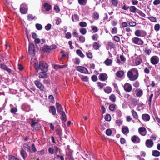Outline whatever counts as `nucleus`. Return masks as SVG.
<instances>
[{
	"label": "nucleus",
	"instance_id": "nucleus-38",
	"mask_svg": "<svg viewBox=\"0 0 160 160\" xmlns=\"http://www.w3.org/2000/svg\"><path fill=\"white\" fill-rule=\"evenodd\" d=\"M124 72L122 71H120L117 72L116 74L118 77H121L124 74Z\"/></svg>",
	"mask_w": 160,
	"mask_h": 160
},
{
	"label": "nucleus",
	"instance_id": "nucleus-4",
	"mask_svg": "<svg viewBox=\"0 0 160 160\" xmlns=\"http://www.w3.org/2000/svg\"><path fill=\"white\" fill-rule=\"evenodd\" d=\"M131 41L133 43L139 45H142L144 43V42L142 40L137 37L132 38Z\"/></svg>",
	"mask_w": 160,
	"mask_h": 160
},
{
	"label": "nucleus",
	"instance_id": "nucleus-5",
	"mask_svg": "<svg viewBox=\"0 0 160 160\" xmlns=\"http://www.w3.org/2000/svg\"><path fill=\"white\" fill-rule=\"evenodd\" d=\"M135 35L137 37H144L147 35V33L144 30H138L135 31Z\"/></svg>",
	"mask_w": 160,
	"mask_h": 160
},
{
	"label": "nucleus",
	"instance_id": "nucleus-2",
	"mask_svg": "<svg viewBox=\"0 0 160 160\" xmlns=\"http://www.w3.org/2000/svg\"><path fill=\"white\" fill-rule=\"evenodd\" d=\"M34 66L37 72H38L39 69L44 72H46L48 70V65L44 61H40L38 65V62L36 61L34 63Z\"/></svg>",
	"mask_w": 160,
	"mask_h": 160
},
{
	"label": "nucleus",
	"instance_id": "nucleus-27",
	"mask_svg": "<svg viewBox=\"0 0 160 160\" xmlns=\"http://www.w3.org/2000/svg\"><path fill=\"white\" fill-rule=\"evenodd\" d=\"M129 11L132 13H136L138 10L134 6H131L129 7Z\"/></svg>",
	"mask_w": 160,
	"mask_h": 160
},
{
	"label": "nucleus",
	"instance_id": "nucleus-1",
	"mask_svg": "<svg viewBox=\"0 0 160 160\" xmlns=\"http://www.w3.org/2000/svg\"><path fill=\"white\" fill-rule=\"evenodd\" d=\"M127 76L129 79L131 81H134L137 80L139 76L138 70L136 68H134L129 70L127 73Z\"/></svg>",
	"mask_w": 160,
	"mask_h": 160
},
{
	"label": "nucleus",
	"instance_id": "nucleus-21",
	"mask_svg": "<svg viewBox=\"0 0 160 160\" xmlns=\"http://www.w3.org/2000/svg\"><path fill=\"white\" fill-rule=\"evenodd\" d=\"M49 111L51 112L52 114L55 115L56 113V109L54 106H50L49 107Z\"/></svg>",
	"mask_w": 160,
	"mask_h": 160
},
{
	"label": "nucleus",
	"instance_id": "nucleus-47",
	"mask_svg": "<svg viewBox=\"0 0 160 160\" xmlns=\"http://www.w3.org/2000/svg\"><path fill=\"white\" fill-rule=\"evenodd\" d=\"M111 2L112 4L115 7L117 6L118 4V2L117 0H112Z\"/></svg>",
	"mask_w": 160,
	"mask_h": 160
},
{
	"label": "nucleus",
	"instance_id": "nucleus-35",
	"mask_svg": "<svg viewBox=\"0 0 160 160\" xmlns=\"http://www.w3.org/2000/svg\"><path fill=\"white\" fill-rule=\"evenodd\" d=\"M20 11L22 14H25L27 13V9L25 7H21L20 8Z\"/></svg>",
	"mask_w": 160,
	"mask_h": 160
},
{
	"label": "nucleus",
	"instance_id": "nucleus-34",
	"mask_svg": "<svg viewBox=\"0 0 160 160\" xmlns=\"http://www.w3.org/2000/svg\"><path fill=\"white\" fill-rule=\"evenodd\" d=\"M112 62V61L111 59L108 58L104 62V63L107 66L110 65L111 64Z\"/></svg>",
	"mask_w": 160,
	"mask_h": 160
},
{
	"label": "nucleus",
	"instance_id": "nucleus-14",
	"mask_svg": "<svg viewBox=\"0 0 160 160\" xmlns=\"http://www.w3.org/2000/svg\"><path fill=\"white\" fill-rule=\"evenodd\" d=\"M139 133L143 136H145L146 134V129L144 127H140L138 129Z\"/></svg>",
	"mask_w": 160,
	"mask_h": 160
},
{
	"label": "nucleus",
	"instance_id": "nucleus-56",
	"mask_svg": "<svg viewBox=\"0 0 160 160\" xmlns=\"http://www.w3.org/2000/svg\"><path fill=\"white\" fill-rule=\"evenodd\" d=\"M115 105L114 104L110 105L109 107V109L111 111H114L115 108Z\"/></svg>",
	"mask_w": 160,
	"mask_h": 160
},
{
	"label": "nucleus",
	"instance_id": "nucleus-25",
	"mask_svg": "<svg viewBox=\"0 0 160 160\" xmlns=\"http://www.w3.org/2000/svg\"><path fill=\"white\" fill-rule=\"evenodd\" d=\"M122 131L124 134H127L129 133V129L127 126L123 127L122 128Z\"/></svg>",
	"mask_w": 160,
	"mask_h": 160
},
{
	"label": "nucleus",
	"instance_id": "nucleus-48",
	"mask_svg": "<svg viewBox=\"0 0 160 160\" xmlns=\"http://www.w3.org/2000/svg\"><path fill=\"white\" fill-rule=\"evenodd\" d=\"M36 28L39 30H41L42 29V26L40 24H36Z\"/></svg>",
	"mask_w": 160,
	"mask_h": 160
},
{
	"label": "nucleus",
	"instance_id": "nucleus-20",
	"mask_svg": "<svg viewBox=\"0 0 160 160\" xmlns=\"http://www.w3.org/2000/svg\"><path fill=\"white\" fill-rule=\"evenodd\" d=\"M59 114L62 116L60 117V118L63 121L65 122L66 120V116L65 112L63 111H62Z\"/></svg>",
	"mask_w": 160,
	"mask_h": 160
},
{
	"label": "nucleus",
	"instance_id": "nucleus-15",
	"mask_svg": "<svg viewBox=\"0 0 160 160\" xmlns=\"http://www.w3.org/2000/svg\"><path fill=\"white\" fill-rule=\"evenodd\" d=\"M56 107L57 111L59 113L63 111L62 110L63 108L62 105L58 102H56Z\"/></svg>",
	"mask_w": 160,
	"mask_h": 160
},
{
	"label": "nucleus",
	"instance_id": "nucleus-62",
	"mask_svg": "<svg viewBox=\"0 0 160 160\" xmlns=\"http://www.w3.org/2000/svg\"><path fill=\"white\" fill-rule=\"evenodd\" d=\"M91 79L92 81L96 82L98 80V77L94 75L92 76Z\"/></svg>",
	"mask_w": 160,
	"mask_h": 160
},
{
	"label": "nucleus",
	"instance_id": "nucleus-31",
	"mask_svg": "<svg viewBox=\"0 0 160 160\" xmlns=\"http://www.w3.org/2000/svg\"><path fill=\"white\" fill-rule=\"evenodd\" d=\"M72 20L74 22H76L79 20V17L76 14H74L72 16Z\"/></svg>",
	"mask_w": 160,
	"mask_h": 160
},
{
	"label": "nucleus",
	"instance_id": "nucleus-33",
	"mask_svg": "<svg viewBox=\"0 0 160 160\" xmlns=\"http://www.w3.org/2000/svg\"><path fill=\"white\" fill-rule=\"evenodd\" d=\"M79 4L81 5H85L86 4L87 0H78Z\"/></svg>",
	"mask_w": 160,
	"mask_h": 160
},
{
	"label": "nucleus",
	"instance_id": "nucleus-24",
	"mask_svg": "<svg viewBox=\"0 0 160 160\" xmlns=\"http://www.w3.org/2000/svg\"><path fill=\"white\" fill-rule=\"evenodd\" d=\"M44 7L46 10L47 11H49L52 8L51 6L47 3H44Z\"/></svg>",
	"mask_w": 160,
	"mask_h": 160
},
{
	"label": "nucleus",
	"instance_id": "nucleus-36",
	"mask_svg": "<svg viewBox=\"0 0 160 160\" xmlns=\"http://www.w3.org/2000/svg\"><path fill=\"white\" fill-rule=\"evenodd\" d=\"M104 90L106 93L108 94L110 93L112 91L111 88L110 87H107L105 88Z\"/></svg>",
	"mask_w": 160,
	"mask_h": 160
},
{
	"label": "nucleus",
	"instance_id": "nucleus-13",
	"mask_svg": "<svg viewBox=\"0 0 160 160\" xmlns=\"http://www.w3.org/2000/svg\"><path fill=\"white\" fill-rule=\"evenodd\" d=\"M132 141L134 143H139L140 141L139 138L137 136L134 135L131 138Z\"/></svg>",
	"mask_w": 160,
	"mask_h": 160
},
{
	"label": "nucleus",
	"instance_id": "nucleus-53",
	"mask_svg": "<svg viewBox=\"0 0 160 160\" xmlns=\"http://www.w3.org/2000/svg\"><path fill=\"white\" fill-rule=\"evenodd\" d=\"M160 28V26L159 24H156L154 26V29L157 31H158Z\"/></svg>",
	"mask_w": 160,
	"mask_h": 160
},
{
	"label": "nucleus",
	"instance_id": "nucleus-17",
	"mask_svg": "<svg viewBox=\"0 0 160 160\" xmlns=\"http://www.w3.org/2000/svg\"><path fill=\"white\" fill-rule=\"evenodd\" d=\"M107 79V76L105 73H102L99 75V79L102 81H105Z\"/></svg>",
	"mask_w": 160,
	"mask_h": 160
},
{
	"label": "nucleus",
	"instance_id": "nucleus-52",
	"mask_svg": "<svg viewBox=\"0 0 160 160\" xmlns=\"http://www.w3.org/2000/svg\"><path fill=\"white\" fill-rule=\"evenodd\" d=\"M92 39L93 40L97 41L98 38V36L97 34H95L92 36Z\"/></svg>",
	"mask_w": 160,
	"mask_h": 160
},
{
	"label": "nucleus",
	"instance_id": "nucleus-12",
	"mask_svg": "<svg viewBox=\"0 0 160 160\" xmlns=\"http://www.w3.org/2000/svg\"><path fill=\"white\" fill-rule=\"evenodd\" d=\"M20 154L23 159L26 160V158L28 156V154L26 151L22 148L20 151Z\"/></svg>",
	"mask_w": 160,
	"mask_h": 160
},
{
	"label": "nucleus",
	"instance_id": "nucleus-23",
	"mask_svg": "<svg viewBox=\"0 0 160 160\" xmlns=\"http://www.w3.org/2000/svg\"><path fill=\"white\" fill-rule=\"evenodd\" d=\"M0 67L2 69L6 70L8 72H11V70L4 64H0Z\"/></svg>",
	"mask_w": 160,
	"mask_h": 160
},
{
	"label": "nucleus",
	"instance_id": "nucleus-26",
	"mask_svg": "<svg viewBox=\"0 0 160 160\" xmlns=\"http://www.w3.org/2000/svg\"><path fill=\"white\" fill-rule=\"evenodd\" d=\"M47 75L46 72L43 71L39 73V77L40 78H46L47 77Z\"/></svg>",
	"mask_w": 160,
	"mask_h": 160
},
{
	"label": "nucleus",
	"instance_id": "nucleus-49",
	"mask_svg": "<svg viewBox=\"0 0 160 160\" xmlns=\"http://www.w3.org/2000/svg\"><path fill=\"white\" fill-rule=\"evenodd\" d=\"M105 120L108 121H110L111 119V116L110 115L108 114L106 115L105 118Z\"/></svg>",
	"mask_w": 160,
	"mask_h": 160
},
{
	"label": "nucleus",
	"instance_id": "nucleus-11",
	"mask_svg": "<svg viewBox=\"0 0 160 160\" xmlns=\"http://www.w3.org/2000/svg\"><path fill=\"white\" fill-rule=\"evenodd\" d=\"M35 84L41 90H44V86L40 82L38 81H36L35 82Z\"/></svg>",
	"mask_w": 160,
	"mask_h": 160
},
{
	"label": "nucleus",
	"instance_id": "nucleus-50",
	"mask_svg": "<svg viewBox=\"0 0 160 160\" xmlns=\"http://www.w3.org/2000/svg\"><path fill=\"white\" fill-rule=\"evenodd\" d=\"M106 133L107 135L110 136L112 133V131L110 129H107L106 130Z\"/></svg>",
	"mask_w": 160,
	"mask_h": 160
},
{
	"label": "nucleus",
	"instance_id": "nucleus-61",
	"mask_svg": "<svg viewBox=\"0 0 160 160\" xmlns=\"http://www.w3.org/2000/svg\"><path fill=\"white\" fill-rule=\"evenodd\" d=\"M73 36L74 37L78 38V33L76 31L74 30L72 33Z\"/></svg>",
	"mask_w": 160,
	"mask_h": 160
},
{
	"label": "nucleus",
	"instance_id": "nucleus-22",
	"mask_svg": "<svg viewBox=\"0 0 160 160\" xmlns=\"http://www.w3.org/2000/svg\"><path fill=\"white\" fill-rule=\"evenodd\" d=\"M93 48L96 50H98L100 47L99 43L97 42H94L92 45Z\"/></svg>",
	"mask_w": 160,
	"mask_h": 160
},
{
	"label": "nucleus",
	"instance_id": "nucleus-39",
	"mask_svg": "<svg viewBox=\"0 0 160 160\" xmlns=\"http://www.w3.org/2000/svg\"><path fill=\"white\" fill-rule=\"evenodd\" d=\"M109 99L112 101L113 102H115L116 100V97L114 94H112L109 97Z\"/></svg>",
	"mask_w": 160,
	"mask_h": 160
},
{
	"label": "nucleus",
	"instance_id": "nucleus-44",
	"mask_svg": "<svg viewBox=\"0 0 160 160\" xmlns=\"http://www.w3.org/2000/svg\"><path fill=\"white\" fill-rule=\"evenodd\" d=\"M65 66L64 65H56L54 66V68L55 69H57L58 68H62L65 67Z\"/></svg>",
	"mask_w": 160,
	"mask_h": 160
},
{
	"label": "nucleus",
	"instance_id": "nucleus-30",
	"mask_svg": "<svg viewBox=\"0 0 160 160\" xmlns=\"http://www.w3.org/2000/svg\"><path fill=\"white\" fill-rule=\"evenodd\" d=\"M76 52L77 54L81 58H83L84 57L85 55L83 54L81 50L78 49L76 50Z\"/></svg>",
	"mask_w": 160,
	"mask_h": 160
},
{
	"label": "nucleus",
	"instance_id": "nucleus-43",
	"mask_svg": "<svg viewBox=\"0 0 160 160\" xmlns=\"http://www.w3.org/2000/svg\"><path fill=\"white\" fill-rule=\"evenodd\" d=\"M136 12L138 13L140 16L142 17H145L146 16L145 14L143 13L141 11L138 9L137 10Z\"/></svg>",
	"mask_w": 160,
	"mask_h": 160
},
{
	"label": "nucleus",
	"instance_id": "nucleus-10",
	"mask_svg": "<svg viewBox=\"0 0 160 160\" xmlns=\"http://www.w3.org/2000/svg\"><path fill=\"white\" fill-rule=\"evenodd\" d=\"M124 90L127 92H130L132 89L131 85L129 83H125L124 86Z\"/></svg>",
	"mask_w": 160,
	"mask_h": 160
},
{
	"label": "nucleus",
	"instance_id": "nucleus-45",
	"mask_svg": "<svg viewBox=\"0 0 160 160\" xmlns=\"http://www.w3.org/2000/svg\"><path fill=\"white\" fill-rule=\"evenodd\" d=\"M73 62L75 64H79L80 63V60L78 58H76L73 60Z\"/></svg>",
	"mask_w": 160,
	"mask_h": 160
},
{
	"label": "nucleus",
	"instance_id": "nucleus-55",
	"mask_svg": "<svg viewBox=\"0 0 160 160\" xmlns=\"http://www.w3.org/2000/svg\"><path fill=\"white\" fill-rule=\"evenodd\" d=\"M79 25L81 27H86L87 25L86 23L84 22H80Z\"/></svg>",
	"mask_w": 160,
	"mask_h": 160
},
{
	"label": "nucleus",
	"instance_id": "nucleus-8",
	"mask_svg": "<svg viewBox=\"0 0 160 160\" xmlns=\"http://www.w3.org/2000/svg\"><path fill=\"white\" fill-rule=\"evenodd\" d=\"M150 61L152 64L156 65L158 63L159 58L158 56H154L151 58Z\"/></svg>",
	"mask_w": 160,
	"mask_h": 160
},
{
	"label": "nucleus",
	"instance_id": "nucleus-6",
	"mask_svg": "<svg viewBox=\"0 0 160 160\" xmlns=\"http://www.w3.org/2000/svg\"><path fill=\"white\" fill-rule=\"evenodd\" d=\"M31 122V126L32 128H33V130H38L41 128V125L38 123V122H35L32 119Z\"/></svg>",
	"mask_w": 160,
	"mask_h": 160
},
{
	"label": "nucleus",
	"instance_id": "nucleus-40",
	"mask_svg": "<svg viewBox=\"0 0 160 160\" xmlns=\"http://www.w3.org/2000/svg\"><path fill=\"white\" fill-rule=\"evenodd\" d=\"M98 86L100 87V89H102L106 85V84L104 83H101V82H98L97 83Z\"/></svg>",
	"mask_w": 160,
	"mask_h": 160
},
{
	"label": "nucleus",
	"instance_id": "nucleus-54",
	"mask_svg": "<svg viewBox=\"0 0 160 160\" xmlns=\"http://www.w3.org/2000/svg\"><path fill=\"white\" fill-rule=\"evenodd\" d=\"M87 57L89 59H91L92 58L93 56L92 53L90 52H88L86 54Z\"/></svg>",
	"mask_w": 160,
	"mask_h": 160
},
{
	"label": "nucleus",
	"instance_id": "nucleus-41",
	"mask_svg": "<svg viewBox=\"0 0 160 160\" xmlns=\"http://www.w3.org/2000/svg\"><path fill=\"white\" fill-rule=\"evenodd\" d=\"M80 33L82 35H85L87 32V30L86 29L84 28H81L80 29Z\"/></svg>",
	"mask_w": 160,
	"mask_h": 160
},
{
	"label": "nucleus",
	"instance_id": "nucleus-7",
	"mask_svg": "<svg viewBox=\"0 0 160 160\" xmlns=\"http://www.w3.org/2000/svg\"><path fill=\"white\" fill-rule=\"evenodd\" d=\"M76 69L77 71L79 72L84 73V74H88V69L85 67L78 66L77 67Z\"/></svg>",
	"mask_w": 160,
	"mask_h": 160
},
{
	"label": "nucleus",
	"instance_id": "nucleus-3",
	"mask_svg": "<svg viewBox=\"0 0 160 160\" xmlns=\"http://www.w3.org/2000/svg\"><path fill=\"white\" fill-rule=\"evenodd\" d=\"M57 48V46L55 45H52L50 46L46 45L42 48V50L44 52L49 53L51 50L55 49Z\"/></svg>",
	"mask_w": 160,
	"mask_h": 160
},
{
	"label": "nucleus",
	"instance_id": "nucleus-57",
	"mask_svg": "<svg viewBox=\"0 0 160 160\" xmlns=\"http://www.w3.org/2000/svg\"><path fill=\"white\" fill-rule=\"evenodd\" d=\"M51 26L52 25L50 24H48L47 25L45 26V28L46 30L48 31L51 29Z\"/></svg>",
	"mask_w": 160,
	"mask_h": 160
},
{
	"label": "nucleus",
	"instance_id": "nucleus-46",
	"mask_svg": "<svg viewBox=\"0 0 160 160\" xmlns=\"http://www.w3.org/2000/svg\"><path fill=\"white\" fill-rule=\"evenodd\" d=\"M56 133L60 138L61 137L62 134V130L60 129H57L56 130Z\"/></svg>",
	"mask_w": 160,
	"mask_h": 160
},
{
	"label": "nucleus",
	"instance_id": "nucleus-60",
	"mask_svg": "<svg viewBox=\"0 0 160 160\" xmlns=\"http://www.w3.org/2000/svg\"><path fill=\"white\" fill-rule=\"evenodd\" d=\"M128 24L131 27H134L136 25V23L134 22H128Z\"/></svg>",
	"mask_w": 160,
	"mask_h": 160
},
{
	"label": "nucleus",
	"instance_id": "nucleus-59",
	"mask_svg": "<svg viewBox=\"0 0 160 160\" xmlns=\"http://www.w3.org/2000/svg\"><path fill=\"white\" fill-rule=\"evenodd\" d=\"M151 50L150 49H148L147 48H145L144 50V52L147 55H149L151 52Z\"/></svg>",
	"mask_w": 160,
	"mask_h": 160
},
{
	"label": "nucleus",
	"instance_id": "nucleus-63",
	"mask_svg": "<svg viewBox=\"0 0 160 160\" xmlns=\"http://www.w3.org/2000/svg\"><path fill=\"white\" fill-rule=\"evenodd\" d=\"M54 9L57 12H59L60 10L58 6L57 5H55L54 6Z\"/></svg>",
	"mask_w": 160,
	"mask_h": 160
},
{
	"label": "nucleus",
	"instance_id": "nucleus-28",
	"mask_svg": "<svg viewBox=\"0 0 160 160\" xmlns=\"http://www.w3.org/2000/svg\"><path fill=\"white\" fill-rule=\"evenodd\" d=\"M23 147L24 149L27 150V152H31V147H30L28 145L25 143L23 145Z\"/></svg>",
	"mask_w": 160,
	"mask_h": 160
},
{
	"label": "nucleus",
	"instance_id": "nucleus-16",
	"mask_svg": "<svg viewBox=\"0 0 160 160\" xmlns=\"http://www.w3.org/2000/svg\"><path fill=\"white\" fill-rule=\"evenodd\" d=\"M145 144L147 147L148 148H151L153 145V142L150 139H148L146 140Z\"/></svg>",
	"mask_w": 160,
	"mask_h": 160
},
{
	"label": "nucleus",
	"instance_id": "nucleus-37",
	"mask_svg": "<svg viewBox=\"0 0 160 160\" xmlns=\"http://www.w3.org/2000/svg\"><path fill=\"white\" fill-rule=\"evenodd\" d=\"M132 113L133 117L136 119H138V116L137 112L133 110L132 111Z\"/></svg>",
	"mask_w": 160,
	"mask_h": 160
},
{
	"label": "nucleus",
	"instance_id": "nucleus-32",
	"mask_svg": "<svg viewBox=\"0 0 160 160\" xmlns=\"http://www.w3.org/2000/svg\"><path fill=\"white\" fill-rule=\"evenodd\" d=\"M152 155L155 157H158L160 155V152L157 150H153L152 152Z\"/></svg>",
	"mask_w": 160,
	"mask_h": 160
},
{
	"label": "nucleus",
	"instance_id": "nucleus-18",
	"mask_svg": "<svg viewBox=\"0 0 160 160\" xmlns=\"http://www.w3.org/2000/svg\"><path fill=\"white\" fill-rule=\"evenodd\" d=\"M142 62V60L140 56L138 57L135 60V63L136 65L140 64Z\"/></svg>",
	"mask_w": 160,
	"mask_h": 160
},
{
	"label": "nucleus",
	"instance_id": "nucleus-9",
	"mask_svg": "<svg viewBox=\"0 0 160 160\" xmlns=\"http://www.w3.org/2000/svg\"><path fill=\"white\" fill-rule=\"evenodd\" d=\"M29 53L30 55H34L35 53V50L34 49V46L32 44H30L29 46Z\"/></svg>",
	"mask_w": 160,
	"mask_h": 160
},
{
	"label": "nucleus",
	"instance_id": "nucleus-64",
	"mask_svg": "<svg viewBox=\"0 0 160 160\" xmlns=\"http://www.w3.org/2000/svg\"><path fill=\"white\" fill-rule=\"evenodd\" d=\"M9 160H19V159L16 158L14 156H11L10 157V158L9 159Z\"/></svg>",
	"mask_w": 160,
	"mask_h": 160
},
{
	"label": "nucleus",
	"instance_id": "nucleus-29",
	"mask_svg": "<svg viewBox=\"0 0 160 160\" xmlns=\"http://www.w3.org/2000/svg\"><path fill=\"white\" fill-rule=\"evenodd\" d=\"M78 38H77V40H79V42L82 43H84L85 40V38L82 35H80L78 37Z\"/></svg>",
	"mask_w": 160,
	"mask_h": 160
},
{
	"label": "nucleus",
	"instance_id": "nucleus-19",
	"mask_svg": "<svg viewBox=\"0 0 160 160\" xmlns=\"http://www.w3.org/2000/svg\"><path fill=\"white\" fill-rule=\"evenodd\" d=\"M142 119L145 121H149L150 119V116L148 114H143L142 116Z\"/></svg>",
	"mask_w": 160,
	"mask_h": 160
},
{
	"label": "nucleus",
	"instance_id": "nucleus-51",
	"mask_svg": "<svg viewBox=\"0 0 160 160\" xmlns=\"http://www.w3.org/2000/svg\"><path fill=\"white\" fill-rule=\"evenodd\" d=\"M35 16H33L32 15L29 14L28 16V19L29 20H32L34 19Z\"/></svg>",
	"mask_w": 160,
	"mask_h": 160
},
{
	"label": "nucleus",
	"instance_id": "nucleus-42",
	"mask_svg": "<svg viewBox=\"0 0 160 160\" xmlns=\"http://www.w3.org/2000/svg\"><path fill=\"white\" fill-rule=\"evenodd\" d=\"M32 150L31 152H37V149L35 147L34 143H33L32 145Z\"/></svg>",
	"mask_w": 160,
	"mask_h": 160
},
{
	"label": "nucleus",
	"instance_id": "nucleus-58",
	"mask_svg": "<svg viewBox=\"0 0 160 160\" xmlns=\"http://www.w3.org/2000/svg\"><path fill=\"white\" fill-rule=\"evenodd\" d=\"M142 94V90H139L138 91L137 93H136V95L138 97H141Z\"/></svg>",
	"mask_w": 160,
	"mask_h": 160
}]
</instances>
